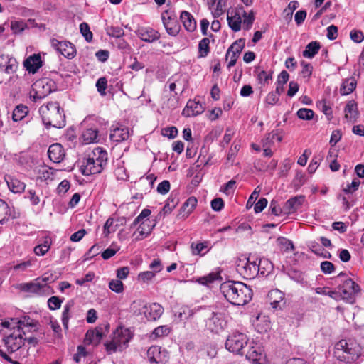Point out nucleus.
Instances as JSON below:
<instances>
[{
    "instance_id": "nucleus-1",
    "label": "nucleus",
    "mask_w": 364,
    "mask_h": 364,
    "mask_svg": "<svg viewBox=\"0 0 364 364\" xmlns=\"http://www.w3.org/2000/svg\"><path fill=\"white\" fill-rule=\"evenodd\" d=\"M220 291L231 304L237 306L246 304L250 298V289L247 285L238 282H225L220 285Z\"/></svg>"
},
{
    "instance_id": "nucleus-2",
    "label": "nucleus",
    "mask_w": 364,
    "mask_h": 364,
    "mask_svg": "<svg viewBox=\"0 0 364 364\" xmlns=\"http://www.w3.org/2000/svg\"><path fill=\"white\" fill-rule=\"evenodd\" d=\"M362 351V347L357 342L343 339L335 344L333 355L337 360L351 364L358 360Z\"/></svg>"
},
{
    "instance_id": "nucleus-3",
    "label": "nucleus",
    "mask_w": 364,
    "mask_h": 364,
    "mask_svg": "<svg viewBox=\"0 0 364 364\" xmlns=\"http://www.w3.org/2000/svg\"><path fill=\"white\" fill-rule=\"evenodd\" d=\"M43 123L46 127L63 128L65 125V117L63 110L56 102H50L39 109Z\"/></svg>"
},
{
    "instance_id": "nucleus-4",
    "label": "nucleus",
    "mask_w": 364,
    "mask_h": 364,
    "mask_svg": "<svg viewBox=\"0 0 364 364\" xmlns=\"http://www.w3.org/2000/svg\"><path fill=\"white\" fill-rule=\"evenodd\" d=\"M107 153L100 147H97L88 155L86 162L82 166V173L85 176L102 172L107 163Z\"/></svg>"
},
{
    "instance_id": "nucleus-5",
    "label": "nucleus",
    "mask_w": 364,
    "mask_h": 364,
    "mask_svg": "<svg viewBox=\"0 0 364 364\" xmlns=\"http://www.w3.org/2000/svg\"><path fill=\"white\" fill-rule=\"evenodd\" d=\"M227 20L229 26L234 31H239L242 26L245 29L250 28V14H247L242 7L229 10Z\"/></svg>"
},
{
    "instance_id": "nucleus-6",
    "label": "nucleus",
    "mask_w": 364,
    "mask_h": 364,
    "mask_svg": "<svg viewBox=\"0 0 364 364\" xmlns=\"http://www.w3.org/2000/svg\"><path fill=\"white\" fill-rule=\"evenodd\" d=\"M132 338V333L129 329L123 327L117 328L113 333L112 341L105 344L106 349L109 352L122 350L127 347Z\"/></svg>"
},
{
    "instance_id": "nucleus-7",
    "label": "nucleus",
    "mask_w": 364,
    "mask_h": 364,
    "mask_svg": "<svg viewBox=\"0 0 364 364\" xmlns=\"http://www.w3.org/2000/svg\"><path fill=\"white\" fill-rule=\"evenodd\" d=\"M248 343V338L242 333H234L228 336L225 342V348L230 352L240 355L245 354V358L249 360V347L246 352L245 348Z\"/></svg>"
},
{
    "instance_id": "nucleus-8",
    "label": "nucleus",
    "mask_w": 364,
    "mask_h": 364,
    "mask_svg": "<svg viewBox=\"0 0 364 364\" xmlns=\"http://www.w3.org/2000/svg\"><path fill=\"white\" fill-rule=\"evenodd\" d=\"M48 277L43 276L30 282L20 284L18 288L25 292L33 293L38 295H48L50 291V287L48 284Z\"/></svg>"
},
{
    "instance_id": "nucleus-9",
    "label": "nucleus",
    "mask_w": 364,
    "mask_h": 364,
    "mask_svg": "<svg viewBox=\"0 0 364 364\" xmlns=\"http://www.w3.org/2000/svg\"><path fill=\"white\" fill-rule=\"evenodd\" d=\"M8 329L13 330V332L6 336L4 341L8 351L14 353L24 344L25 339L23 336L26 334V331L21 328H16L14 326H11V328Z\"/></svg>"
},
{
    "instance_id": "nucleus-10",
    "label": "nucleus",
    "mask_w": 364,
    "mask_h": 364,
    "mask_svg": "<svg viewBox=\"0 0 364 364\" xmlns=\"http://www.w3.org/2000/svg\"><path fill=\"white\" fill-rule=\"evenodd\" d=\"M338 289L342 299L350 304L355 302V296L360 292V286L350 278L345 279L343 283L338 286Z\"/></svg>"
},
{
    "instance_id": "nucleus-11",
    "label": "nucleus",
    "mask_w": 364,
    "mask_h": 364,
    "mask_svg": "<svg viewBox=\"0 0 364 364\" xmlns=\"http://www.w3.org/2000/svg\"><path fill=\"white\" fill-rule=\"evenodd\" d=\"M227 326V321L222 313L210 312L205 321V326L208 330L213 333H219L222 332Z\"/></svg>"
},
{
    "instance_id": "nucleus-12",
    "label": "nucleus",
    "mask_w": 364,
    "mask_h": 364,
    "mask_svg": "<svg viewBox=\"0 0 364 364\" xmlns=\"http://www.w3.org/2000/svg\"><path fill=\"white\" fill-rule=\"evenodd\" d=\"M1 325L5 328H11V326H14L16 328H21L25 331H36L38 329V322L31 318L28 316H24L19 320L11 319V322L3 321Z\"/></svg>"
},
{
    "instance_id": "nucleus-13",
    "label": "nucleus",
    "mask_w": 364,
    "mask_h": 364,
    "mask_svg": "<svg viewBox=\"0 0 364 364\" xmlns=\"http://www.w3.org/2000/svg\"><path fill=\"white\" fill-rule=\"evenodd\" d=\"M245 40L240 38L235 41L228 49L225 60L228 61L227 65L228 69H230V68L235 65L237 58L245 47Z\"/></svg>"
},
{
    "instance_id": "nucleus-14",
    "label": "nucleus",
    "mask_w": 364,
    "mask_h": 364,
    "mask_svg": "<svg viewBox=\"0 0 364 364\" xmlns=\"http://www.w3.org/2000/svg\"><path fill=\"white\" fill-rule=\"evenodd\" d=\"M51 46L64 57L72 59L76 55V49L73 44L66 41H59L56 38L50 40Z\"/></svg>"
},
{
    "instance_id": "nucleus-15",
    "label": "nucleus",
    "mask_w": 364,
    "mask_h": 364,
    "mask_svg": "<svg viewBox=\"0 0 364 364\" xmlns=\"http://www.w3.org/2000/svg\"><path fill=\"white\" fill-rule=\"evenodd\" d=\"M51 92V86L44 80L36 81L30 92V97L33 102L41 100Z\"/></svg>"
},
{
    "instance_id": "nucleus-16",
    "label": "nucleus",
    "mask_w": 364,
    "mask_h": 364,
    "mask_svg": "<svg viewBox=\"0 0 364 364\" xmlns=\"http://www.w3.org/2000/svg\"><path fill=\"white\" fill-rule=\"evenodd\" d=\"M147 357L149 362L154 364H164L168 358V352L157 346H153L148 349Z\"/></svg>"
},
{
    "instance_id": "nucleus-17",
    "label": "nucleus",
    "mask_w": 364,
    "mask_h": 364,
    "mask_svg": "<svg viewBox=\"0 0 364 364\" xmlns=\"http://www.w3.org/2000/svg\"><path fill=\"white\" fill-rule=\"evenodd\" d=\"M161 19L167 33L172 36H176L179 32L180 26L175 17L170 15L168 11H164L161 14Z\"/></svg>"
},
{
    "instance_id": "nucleus-18",
    "label": "nucleus",
    "mask_w": 364,
    "mask_h": 364,
    "mask_svg": "<svg viewBox=\"0 0 364 364\" xmlns=\"http://www.w3.org/2000/svg\"><path fill=\"white\" fill-rule=\"evenodd\" d=\"M136 33L141 41L147 43H153L160 38V33L151 27L139 28Z\"/></svg>"
},
{
    "instance_id": "nucleus-19",
    "label": "nucleus",
    "mask_w": 364,
    "mask_h": 364,
    "mask_svg": "<svg viewBox=\"0 0 364 364\" xmlns=\"http://www.w3.org/2000/svg\"><path fill=\"white\" fill-rule=\"evenodd\" d=\"M205 110L204 106L198 101L188 100L185 108L183 109L182 115L186 117H196L202 114Z\"/></svg>"
},
{
    "instance_id": "nucleus-20",
    "label": "nucleus",
    "mask_w": 364,
    "mask_h": 364,
    "mask_svg": "<svg viewBox=\"0 0 364 364\" xmlns=\"http://www.w3.org/2000/svg\"><path fill=\"white\" fill-rule=\"evenodd\" d=\"M144 309V314L149 321H156L164 312V308L157 303L145 305Z\"/></svg>"
},
{
    "instance_id": "nucleus-21",
    "label": "nucleus",
    "mask_w": 364,
    "mask_h": 364,
    "mask_svg": "<svg viewBox=\"0 0 364 364\" xmlns=\"http://www.w3.org/2000/svg\"><path fill=\"white\" fill-rule=\"evenodd\" d=\"M48 154L49 159L54 163L61 162L65 156V150L60 144L50 145L48 151Z\"/></svg>"
},
{
    "instance_id": "nucleus-22",
    "label": "nucleus",
    "mask_w": 364,
    "mask_h": 364,
    "mask_svg": "<svg viewBox=\"0 0 364 364\" xmlns=\"http://www.w3.org/2000/svg\"><path fill=\"white\" fill-rule=\"evenodd\" d=\"M129 136V129L124 126L114 127L111 130V133L109 135L110 139L117 143H119L128 139Z\"/></svg>"
},
{
    "instance_id": "nucleus-23",
    "label": "nucleus",
    "mask_w": 364,
    "mask_h": 364,
    "mask_svg": "<svg viewBox=\"0 0 364 364\" xmlns=\"http://www.w3.org/2000/svg\"><path fill=\"white\" fill-rule=\"evenodd\" d=\"M23 65L29 73H35L42 66L41 58L39 54H33L26 58Z\"/></svg>"
},
{
    "instance_id": "nucleus-24",
    "label": "nucleus",
    "mask_w": 364,
    "mask_h": 364,
    "mask_svg": "<svg viewBox=\"0 0 364 364\" xmlns=\"http://www.w3.org/2000/svg\"><path fill=\"white\" fill-rule=\"evenodd\" d=\"M304 200V196H296L289 199L283 206V210L285 214L295 213L301 206Z\"/></svg>"
},
{
    "instance_id": "nucleus-25",
    "label": "nucleus",
    "mask_w": 364,
    "mask_h": 364,
    "mask_svg": "<svg viewBox=\"0 0 364 364\" xmlns=\"http://www.w3.org/2000/svg\"><path fill=\"white\" fill-rule=\"evenodd\" d=\"M156 223L154 222L153 225H150L144 222H141L137 230L133 233L134 240L135 241H140L147 237L151 234Z\"/></svg>"
},
{
    "instance_id": "nucleus-26",
    "label": "nucleus",
    "mask_w": 364,
    "mask_h": 364,
    "mask_svg": "<svg viewBox=\"0 0 364 364\" xmlns=\"http://www.w3.org/2000/svg\"><path fill=\"white\" fill-rule=\"evenodd\" d=\"M284 299V293L282 291L275 289L269 291L268 294V300L270 303L271 306L277 309H282L281 302H282Z\"/></svg>"
},
{
    "instance_id": "nucleus-27",
    "label": "nucleus",
    "mask_w": 364,
    "mask_h": 364,
    "mask_svg": "<svg viewBox=\"0 0 364 364\" xmlns=\"http://www.w3.org/2000/svg\"><path fill=\"white\" fill-rule=\"evenodd\" d=\"M197 203L198 200L196 197L191 196L188 198L181 207L178 217L179 218H187L196 207Z\"/></svg>"
},
{
    "instance_id": "nucleus-28",
    "label": "nucleus",
    "mask_w": 364,
    "mask_h": 364,
    "mask_svg": "<svg viewBox=\"0 0 364 364\" xmlns=\"http://www.w3.org/2000/svg\"><path fill=\"white\" fill-rule=\"evenodd\" d=\"M269 317L261 314L257 315L253 323L255 330L260 333L267 332L269 329Z\"/></svg>"
},
{
    "instance_id": "nucleus-29",
    "label": "nucleus",
    "mask_w": 364,
    "mask_h": 364,
    "mask_svg": "<svg viewBox=\"0 0 364 364\" xmlns=\"http://www.w3.org/2000/svg\"><path fill=\"white\" fill-rule=\"evenodd\" d=\"M6 183L8 185L9 188L14 193H22L26 188V185L24 183L21 182L20 180L13 178L11 176H7Z\"/></svg>"
},
{
    "instance_id": "nucleus-30",
    "label": "nucleus",
    "mask_w": 364,
    "mask_h": 364,
    "mask_svg": "<svg viewBox=\"0 0 364 364\" xmlns=\"http://www.w3.org/2000/svg\"><path fill=\"white\" fill-rule=\"evenodd\" d=\"M181 20L184 28L189 32L195 31L196 22L193 16L188 11H183L181 14Z\"/></svg>"
},
{
    "instance_id": "nucleus-31",
    "label": "nucleus",
    "mask_w": 364,
    "mask_h": 364,
    "mask_svg": "<svg viewBox=\"0 0 364 364\" xmlns=\"http://www.w3.org/2000/svg\"><path fill=\"white\" fill-rule=\"evenodd\" d=\"M358 117L357 104L353 100L349 101L345 107V117L350 122H355Z\"/></svg>"
},
{
    "instance_id": "nucleus-32",
    "label": "nucleus",
    "mask_w": 364,
    "mask_h": 364,
    "mask_svg": "<svg viewBox=\"0 0 364 364\" xmlns=\"http://www.w3.org/2000/svg\"><path fill=\"white\" fill-rule=\"evenodd\" d=\"M254 73L257 82L261 87L268 84L269 80H272V73H267L264 70H261L259 66L255 68Z\"/></svg>"
},
{
    "instance_id": "nucleus-33",
    "label": "nucleus",
    "mask_w": 364,
    "mask_h": 364,
    "mask_svg": "<svg viewBox=\"0 0 364 364\" xmlns=\"http://www.w3.org/2000/svg\"><path fill=\"white\" fill-rule=\"evenodd\" d=\"M221 277L218 272H211L206 276L199 277L196 279V282L199 284L210 287L215 282H219Z\"/></svg>"
},
{
    "instance_id": "nucleus-34",
    "label": "nucleus",
    "mask_w": 364,
    "mask_h": 364,
    "mask_svg": "<svg viewBox=\"0 0 364 364\" xmlns=\"http://www.w3.org/2000/svg\"><path fill=\"white\" fill-rule=\"evenodd\" d=\"M98 130L90 128L85 129L82 134L83 142L86 144L97 142Z\"/></svg>"
},
{
    "instance_id": "nucleus-35",
    "label": "nucleus",
    "mask_w": 364,
    "mask_h": 364,
    "mask_svg": "<svg viewBox=\"0 0 364 364\" xmlns=\"http://www.w3.org/2000/svg\"><path fill=\"white\" fill-rule=\"evenodd\" d=\"M321 48L320 43L317 41L310 42L303 51V56L308 58H314L319 51Z\"/></svg>"
},
{
    "instance_id": "nucleus-36",
    "label": "nucleus",
    "mask_w": 364,
    "mask_h": 364,
    "mask_svg": "<svg viewBox=\"0 0 364 364\" xmlns=\"http://www.w3.org/2000/svg\"><path fill=\"white\" fill-rule=\"evenodd\" d=\"M252 266L262 276L269 274L272 269V264L267 259H260L258 265L255 262H252Z\"/></svg>"
},
{
    "instance_id": "nucleus-37",
    "label": "nucleus",
    "mask_w": 364,
    "mask_h": 364,
    "mask_svg": "<svg viewBox=\"0 0 364 364\" xmlns=\"http://www.w3.org/2000/svg\"><path fill=\"white\" fill-rule=\"evenodd\" d=\"M102 338V333L96 329L95 331H88L85 335V341L88 344L97 345Z\"/></svg>"
},
{
    "instance_id": "nucleus-38",
    "label": "nucleus",
    "mask_w": 364,
    "mask_h": 364,
    "mask_svg": "<svg viewBox=\"0 0 364 364\" xmlns=\"http://www.w3.org/2000/svg\"><path fill=\"white\" fill-rule=\"evenodd\" d=\"M176 203L173 201V200H168L161 210V211L156 216L155 222L156 223L158 220L164 218L166 215L170 214L176 207Z\"/></svg>"
},
{
    "instance_id": "nucleus-39",
    "label": "nucleus",
    "mask_w": 364,
    "mask_h": 364,
    "mask_svg": "<svg viewBox=\"0 0 364 364\" xmlns=\"http://www.w3.org/2000/svg\"><path fill=\"white\" fill-rule=\"evenodd\" d=\"M74 303L73 301H69L64 306L63 311L62 312V323L65 330H68L69 319L71 317L70 309L73 306Z\"/></svg>"
},
{
    "instance_id": "nucleus-40",
    "label": "nucleus",
    "mask_w": 364,
    "mask_h": 364,
    "mask_svg": "<svg viewBox=\"0 0 364 364\" xmlns=\"http://www.w3.org/2000/svg\"><path fill=\"white\" fill-rule=\"evenodd\" d=\"M356 87V82L353 78L345 80L340 88L342 95H346L351 93Z\"/></svg>"
},
{
    "instance_id": "nucleus-41",
    "label": "nucleus",
    "mask_w": 364,
    "mask_h": 364,
    "mask_svg": "<svg viewBox=\"0 0 364 364\" xmlns=\"http://www.w3.org/2000/svg\"><path fill=\"white\" fill-rule=\"evenodd\" d=\"M28 112L26 106L20 105L16 106L12 114V119L14 122H18L26 117Z\"/></svg>"
},
{
    "instance_id": "nucleus-42",
    "label": "nucleus",
    "mask_w": 364,
    "mask_h": 364,
    "mask_svg": "<svg viewBox=\"0 0 364 364\" xmlns=\"http://www.w3.org/2000/svg\"><path fill=\"white\" fill-rule=\"evenodd\" d=\"M226 1L225 0H218L215 6L212 8L211 14L214 18L220 16L225 11Z\"/></svg>"
},
{
    "instance_id": "nucleus-43",
    "label": "nucleus",
    "mask_w": 364,
    "mask_h": 364,
    "mask_svg": "<svg viewBox=\"0 0 364 364\" xmlns=\"http://www.w3.org/2000/svg\"><path fill=\"white\" fill-rule=\"evenodd\" d=\"M210 39L208 38H203L198 44V55L200 58H204L208 55L210 52Z\"/></svg>"
},
{
    "instance_id": "nucleus-44",
    "label": "nucleus",
    "mask_w": 364,
    "mask_h": 364,
    "mask_svg": "<svg viewBox=\"0 0 364 364\" xmlns=\"http://www.w3.org/2000/svg\"><path fill=\"white\" fill-rule=\"evenodd\" d=\"M10 216V208L8 204L0 199V223L7 220Z\"/></svg>"
},
{
    "instance_id": "nucleus-45",
    "label": "nucleus",
    "mask_w": 364,
    "mask_h": 364,
    "mask_svg": "<svg viewBox=\"0 0 364 364\" xmlns=\"http://www.w3.org/2000/svg\"><path fill=\"white\" fill-rule=\"evenodd\" d=\"M50 248V242L46 240L43 243L39 244L34 247V253L38 256L45 255Z\"/></svg>"
},
{
    "instance_id": "nucleus-46",
    "label": "nucleus",
    "mask_w": 364,
    "mask_h": 364,
    "mask_svg": "<svg viewBox=\"0 0 364 364\" xmlns=\"http://www.w3.org/2000/svg\"><path fill=\"white\" fill-rule=\"evenodd\" d=\"M278 245L280 247L281 250L284 252H289L294 250V246L293 242L283 237H280L277 239Z\"/></svg>"
},
{
    "instance_id": "nucleus-47",
    "label": "nucleus",
    "mask_w": 364,
    "mask_h": 364,
    "mask_svg": "<svg viewBox=\"0 0 364 364\" xmlns=\"http://www.w3.org/2000/svg\"><path fill=\"white\" fill-rule=\"evenodd\" d=\"M338 198L342 200L343 208L345 211L350 210L355 203V199L353 196H345L340 195Z\"/></svg>"
},
{
    "instance_id": "nucleus-48",
    "label": "nucleus",
    "mask_w": 364,
    "mask_h": 364,
    "mask_svg": "<svg viewBox=\"0 0 364 364\" xmlns=\"http://www.w3.org/2000/svg\"><path fill=\"white\" fill-rule=\"evenodd\" d=\"M109 288L117 294H121L124 291V284L119 279H112L109 282Z\"/></svg>"
},
{
    "instance_id": "nucleus-49",
    "label": "nucleus",
    "mask_w": 364,
    "mask_h": 364,
    "mask_svg": "<svg viewBox=\"0 0 364 364\" xmlns=\"http://www.w3.org/2000/svg\"><path fill=\"white\" fill-rule=\"evenodd\" d=\"M297 117L303 120H311L314 118V112L312 109L301 108L297 111Z\"/></svg>"
},
{
    "instance_id": "nucleus-50",
    "label": "nucleus",
    "mask_w": 364,
    "mask_h": 364,
    "mask_svg": "<svg viewBox=\"0 0 364 364\" xmlns=\"http://www.w3.org/2000/svg\"><path fill=\"white\" fill-rule=\"evenodd\" d=\"M237 271H239L240 274H243L245 272L247 273L248 271H250L249 258L246 257L240 258L237 264Z\"/></svg>"
},
{
    "instance_id": "nucleus-51",
    "label": "nucleus",
    "mask_w": 364,
    "mask_h": 364,
    "mask_svg": "<svg viewBox=\"0 0 364 364\" xmlns=\"http://www.w3.org/2000/svg\"><path fill=\"white\" fill-rule=\"evenodd\" d=\"M265 363L266 356L261 350L259 352H257V350H254L253 352H252V364Z\"/></svg>"
},
{
    "instance_id": "nucleus-52",
    "label": "nucleus",
    "mask_w": 364,
    "mask_h": 364,
    "mask_svg": "<svg viewBox=\"0 0 364 364\" xmlns=\"http://www.w3.org/2000/svg\"><path fill=\"white\" fill-rule=\"evenodd\" d=\"M169 333L170 328L168 326H160L154 330L152 333V336H154L155 338H159L164 336H167Z\"/></svg>"
},
{
    "instance_id": "nucleus-53",
    "label": "nucleus",
    "mask_w": 364,
    "mask_h": 364,
    "mask_svg": "<svg viewBox=\"0 0 364 364\" xmlns=\"http://www.w3.org/2000/svg\"><path fill=\"white\" fill-rule=\"evenodd\" d=\"M323 155L318 154L313 158L310 164L308 166L309 173H314L319 166L320 162L323 159Z\"/></svg>"
},
{
    "instance_id": "nucleus-54",
    "label": "nucleus",
    "mask_w": 364,
    "mask_h": 364,
    "mask_svg": "<svg viewBox=\"0 0 364 364\" xmlns=\"http://www.w3.org/2000/svg\"><path fill=\"white\" fill-rule=\"evenodd\" d=\"M114 220L112 218H109L104 225L103 233L105 237L108 236L111 232H114L117 230V226L114 227Z\"/></svg>"
},
{
    "instance_id": "nucleus-55",
    "label": "nucleus",
    "mask_w": 364,
    "mask_h": 364,
    "mask_svg": "<svg viewBox=\"0 0 364 364\" xmlns=\"http://www.w3.org/2000/svg\"><path fill=\"white\" fill-rule=\"evenodd\" d=\"M26 28V23L23 21H15L11 23V29L15 33H19Z\"/></svg>"
},
{
    "instance_id": "nucleus-56",
    "label": "nucleus",
    "mask_w": 364,
    "mask_h": 364,
    "mask_svg": "<svg viewBox=\"0 0 364 364\" xmlns=\"http://www.w3.org/2000/svg\"><path fill=\"white\" fill-rule=\"evenodd\" d=\"M80 30L82 35L85 37V40L88 42L92 39V33L90 31V27L87 23H82L80 25Z\"/></svg>"
},
{
    "instance_id": "nucleus-57",
    "label": "nucleus",
    "mask_w": 364,
    "mask_h": 364,
    "mask_svg": "<svg viewBox=\"0 0 364 364\" xmlns=\"http://www.w3.org/2000/svg\"><path fill=\"white\" fill-rule=\"evenodd\" d=\"M34 259H28L17 264L14 267V269L18 272H25L28 268L31 267L33 264Z\"/></svg>"
},
{
    "instance_id": "nucleus-58",
    "label": "nucleus",
    "mask_w": 364,
    "mask_h": 364,
    "mask_svg": "<svg viewBox=\"0 0 364 364\" xmlns=\"http://www.w3.org/2000/svg\"><path fill=\"white\" fill-rule=\"evenodd\" d=\"M156 275V273L151 269L150 271L143 272L139 274L138 279L143 282H147L151 280Z\"/></svg>"
},
{
    "instance_id": "nucleus-59",
    "label": "nucleus",
    "mask_w": 364,
    "mask_h": 364,
    "mask_svg": "<svg viewBox=\"0 0 364 364\" xmlns=\"http://www.w3.org/2000/svg\"><path fill=\"white\" fill-rule=\"evenodd\" d=\"M360 184V181L358 179H354L350 184L347 185V186L343 189V192L346 194H352L358 190Z\"/></svg>"
},
{
    "instance_id": "nucleus-60",
    "label": "nucleus",
    "mask_w": 364,
    "mask_h": 364,
    "mask_svg": "<svg viewBox=\"0 0 364 364\" xmlns=\"http://www.w3.org/2000/svg\"><path fill=\"white\" fill-rule=\"evenodd\" d=\"M316 293L318 294L328 295L331 298L336 299L338 292L329 290L328 287H318L316 289Z\"/></svg>"
},
{
    "instance_id": "nucleus-61",
    "label": "nucleus",
    "mask_w": 364,
    "mask_h": 364,
    "mask_svg": "<svg viewBox=\"0 0 364 364\" xmlns=\"http://www.w3.org/2000/svg\"><path fill=\"white\" fill-rule=\"evenodd\" d=\"M62 301L57 296H51L48 300V305L50 309L56 310L60 308Z\"/></svg>"
},
{
    "instance_id": "nucleus-62",
    "label": "nucleus",
    "mask_w": 364,
    "mask_h": 364,
    "mask_svg": "<svg viewBox=\"0 0 364 364\" xmlns=\"http://www.w3.org/2000/svg\"><path fill=\"white\" fill-rule=\"evenodd\" d=\"M321 269L324 274H331L335 270V266L331 262L324 261L321 263Z\"/></svg>"
},
{
    "instance_id": "nucleus-63",
    "label": "nucleus",
    "mask_w": 364,
    "mask_h": 364,
    "mask_svg": "<svg viewBox=\"0 0 364 364\" xmlns=\"http://www.w3.org/2000/svg\"><path fill=\"white\" fill-rule=\"evenodd\" d=\"M124 30L118 26H112L107 31V34L114 38H120L124 36Z\"/></svg>"
},
{
    "instance_id": "nucleus-64",
    "label": "nucleus",
    "mask_w": 364,
    "mask_h": 364,
    "mask_svg": "<svg viewBox=\"0 0 364 364\" xmlns=\"http://www.w3.org/2000/svg\"><path fill=\"white\" fill-rule=\"evenodd\" d=\"M107 83V81L105 77L99 78L96 82V87H97V91L100 93L101 95H105Z\"/></svg>"
}]
</instances>
